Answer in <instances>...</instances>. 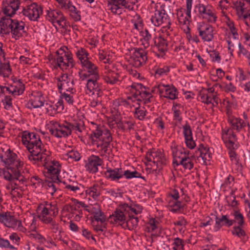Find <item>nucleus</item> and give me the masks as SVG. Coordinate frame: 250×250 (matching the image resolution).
<instances>
[{"label":"nucleus","mask_w":250,"mask_h":250,"mask_svg":"<svg viewBox=\"0 0 250 250\" xmlns=\"http://www.w3.org/2000/svg\"><path fill=\"white\" fill-rule=\"evenodd\" d=\"M97 208H95V210H90L89 213L94 215L93 218L96 221L104 223L105 221V216L101 211L99 206L97 205Z\"/></svg>","instance_id":"2f4dec72"},{"label":"nucleus","mask_w":250,"mask_h":250,"mask_svg":"<svg viewBox=\"0 0 250 250\" xmlns=\"http://www.w3.org/2000/svg\"><path fill=\"white\" fill-rule=\"evenodd\" d=\"M2 101L4 105L5 109H9L12 107V98L10 96H5Z\"/></svg>","instance_id":"603ef678"},{"label":"nucleus","mask_w":250,"mask_h":250,"mask_svg":"<svg viewBox=\"0 0 250 250\" xmlns=\"http://www.w3.org/2000/svg\"><path fill=\"white\" fill-rule=\"evenodd\" d=\"M23 15L32 21H38L40 15L42 14V7L36 2L24 8L22 11Z\"/></svg>","instance_id":"7ed1b4c3"},{"label":"nucleus","mask_w":250,"mask_h":250,"mask_svg":"<svg viewBox=\"0 0 250 250\" xmlns=\"http://www.w3.org/2000/svg\"><path fill=\"white\" fill-rule=\"evenodd\" d=\"M156 46L158 48L162 56L165 54V52L167 50V42L164 38L162 37H159L154 42Z\"/></svg>","instance_id":"cd10ccee"},{"label":"nucleus","mask_w":250,"mask_h":250,"mask_svg":"<svg viewBox=\"0 0 250 250\" xmlns=\"http://www.w3.org/2000/svg\"><path fill=\"white\" fill-rule=\"evenodd\" d=\"M88 53L83 48H80L76 52V56L81 61L82 64L83 61H85V59H88Z\"/></svg>","instance_id":"c03bdc74"},{"label":"nucleus","mask_w":250,"mask_h":250,"mask_svg":"<svg viewBox=\"0 0 250 250\" xmlns=\"http://www.w3.org/2000/svg\"><path fill=\"white\" fill-rule=\"evenodd\" d=\"M58 81V83H64L65 82H68L69 81H71L72 79H70L68 76L67 74H62L60 77H58L57 78Z\"/></svg>","instance_id":"e2e57ef3"},{"label":"nucleus","mask_w":250,"mask_h":250,"mask_svg":"<svg viewBox=\"0 0 250 250\" xmlns=\"http://www.w3.org/2000/svg\"><path fill=\"white\" fill-rule=\"evenodd\" d=\"M67 125H68V126L70 128L71 134L72 133V130L82 132V129L84 127L83 124L81 123H74V124H72L67 122Z\"/></svg>","instance_id":"09e8293b"},{"label":"nucleus","mask_w":250,"mask_h":250,"mask_svg":"<svg viewBox=\"0 0 250 250\" xmlns=\"http://www.w3.org/2000/svg\"><path fill=\"white\" fill-rule=\"evenodd\" d=\"M6 5L2 7V11L8 17H12L19 9L20 4V0H6Z\"/></svg>","instance_id":"f8f14e48"},{"label":"nucleus","mask_w":250,"mask_h":250,"mask_svg":"<svg viewBox=\"0 0 250 250\" xmlns=\"http://www.w3.org/2000/svg\"><path fill=\"white\" fill-rule=\"evenodd\" d=\"M137 104L138 106L135 108L134 113V117L140 121H143L145 118L147 111L144 107L141 108L139 103H138Z\"/></svg>","instance_id":"e433bc0d"},{"label":"nucleus","mask_w":250,"mask_h":250,"mask_svg":"<svg viewBox=\"0 0 250 250\" xmlns=\"http://www.w3.org/2000/svg\"><path fill=\"white\" fill-rule=\"evenodd\" d=\"M121 1L122 0H107L108 5H112L117 7L116 10H119L121 8Z\"/></svg>","instance_id":"0e129e2a"},{"label":"nucleus","mask_w":250,"mask_h":250,"mask_svg":"<svg viewBox=\"0 0 250 250\" xmlns=\"http://www.w3.org/2000/svg\"><path fill=\"white\" fill-rule=\"evenodd\" d=\"M197 30L199 32V36L204 42H209L213 39V27L204 21L198 22Z\"/></svg>","instance_id":"39448f33"},{"label":"nucleus","mask_w":250,"mask_h":250,"mask_svg":"<svg viewBox=\"0 0 250 250\" xmlns=\"http://www.w3.org/2000/svg\"><path fill=\"white\" fill-rule=\"evenodd\" d=\"M232 7L235 9L237 14L240 18L242 17L244 20H248L250 23V13L244 14L245 12H248L250 10L248 9V7H245L246 3L243 0H237L233 2Z\"/></svg>","instance_id":"ddd939ff"},{"label":"nucleus","mask_w":250,"mask_h":250,"mask_svg":"<svg viewBox=\"0 0 250 250\" xmlns=\"http://www.w3.org/2000/svg\"><path fill=\"white\" fill-rule=\"evenodd\" d=\"M6 154L7 158L5 160L3 159V161H1V162L4 163L8 169V167H11L10 166L14 163L17 157V155L12 152L10 149L6 151Z\"/></svg>","instance_id":"c9c22d12"},{"label":"nucleus","mask_w":250,"mask_h":250,"mask_svg":"<svg viewBox=\"0 0 250 250\" xmlns=\"http://www.w3.org/2000/svg\"><path fill=\"white\" fill-rule=\"evenodd\" d=\"M36 154L31 153L28 155V157L29 160L36 161H42L43 158L44 157L41 155H36Z\"/></svg>","instance_id":"4d7b16f0"},{"label":"nucleus","mask_w":250,"mask_h":250,"mask_svg":"<svg viewBox=\"0 0 250 250\" xmlns=\"http://www.w3.org/2000/svg\"><path fill=\"white\" fill-rule=\"evenodd\" d=\"M14 26L11 31L12 38L16 40H19L26 33L24 30L25 23L22 21L15 20Z\"/></svg>","instance_id":"dca6fc26"},{"label":"nucleus","mask_w":250,"mask_h":250,"mask_svg":"<svg viewBox=\"0 0 250 250\" xmlns=\"http://www.w3.org/2000/svg\"><path fill=\"white\" fill-rule=\"evenodd\" d=\"M198 13L199 17L206 20L208 22L215 23L216 21L217 16L214 10L210 6H205L203 4H198Z\"/></svg>","instance_id":"6e6552de"},{"label":"nucleus","mask_w":250,"mask_h":250,"mask_svg":"<svg viewBox=\"0 0 250 250\" xmlns=\"http://www.w3.org/2000/svg\"><path fill=\"white\" fill-rule=\"evenodd\" d=\"M44 102L43 95L41 92L38 91L33 95V98L27 104V107L31 109L32 108H39L43 105Z\"/></svg>","instance_id":"2eb2a0df"},{"label":"nucleus","mask_w":250,"mask_h":250,"mask_svg":"<svg viewBox=\"0 0 250 250\" xmlns=\"http://www.w3.org/2000/svg\"><path fill=\"white\" fill-rule=\"evenodd\" d=\"M15 180H12L11 181H9L10 182L6 186V188L7 189H11V192L14 191L16 189L19 188V187L18 186V184L15 182Z\"/></svg>","instance_id":"bf43d9fd"},{"label":"nucleus","mask_w":250,"mask_h":250,"mask_svg":"<svg viewBox=\"0 0 250 250\" xmlns=\"http://www.w3.org/2000/svg\"><path fill=\"white\" fill-rule=\"evenodd\" d=\"M30 181L31 182L33 183V185H35V184H37L38 186L41 185L42 186H43L44 184L42 180L40 179L37 176H34L32 177Z\"/></svg>","instance_id":"052dcab7"},{"label":"nucleus","mask_w":250,"mask_h":250,"mask_svg":"<svg viewBox=\"0 0 250 250\" xmlns=\"http://www.w3.org/2000/svg\"><path fill=\"white\" fill-rule=\"evenodd\" d=\"M0 222L3 223L7 227L13 229L17 227L19 228L22 226L21 222L16 219L14 216L11 215L10 212L8 211L0 214Z\"/></svg>","instance_id":"1a4fd4ad"},{"label":"nucleus","mask_w":250,"mask_h":250,"mask_svg":"<svg viewBox=\"0 0 250 250\" xmlns=\"http://www.w3.org/2000/svg\"><path fill=\"white\" fill-rule=\"evenodd\" d=\"M186 204H182L181 201L176 200L175 202L172 203L170 204L169 203V210L173 213H176L180 211L181 208H183Z\"/></svg>","instance_id":"a19ab883"},{"label":"nucleus","mask_w":250,"mask_h":250,"mask_svg":"<svg viewBox=\"0 0 250 250\" xmlns=\"http://www.w3.org/2000/svg\"><path fill=\"white\" fill-rule=\"evenodd\" d=\"M49 132L52 135L59 138H66L71 135V131L66 121L62 125L55 122L53 126L49 129Z\"/></svg>","instance_id":"0eeeda50"},{"label":"nucleus","mask_w":250,"mask_h":250,"mask_svg":"<svg viewBox=\"0 0 250 250\" xmlns=\"http://www.w3.org/2000/svg\"><path fill=\"white\" fill-rule=\"evenodd\" d=\"M229 122L231 125L233 129L239 131L242 128H244L246 125L248 126V131L250 130V125L249 123L246 124L240 118H233L229 119Z\"/></svg>","instance_id":"393cba45"},{"label":"nucleus","mask_w":250,"mask_h":250,"mask_svg":"<svg viewBox=\"0 0 250 250\" xmlns=\"http://www.w3.org/2000/svg\"><path fill=\"white\" fill-rule=\"evenodd\" d=\"M86 194H89L93 199H97L101 194V188L98 184H94L85 191Z\"/></svg>","instance_id":"7c9ffc66"},{"label":"nucleus","mask_w":250,"mask_h":250,"mask_svg":"<svg viewBox=\"0 0 250 250\" xmlns=\"http://www.w3.org/2000/svg\"><path fill=\"white\" fill-rule=\"evenodd\" d=\"M167 86H169V85L159 84L157 86V90L161 97H164V94H165V90L167 91V89L168 88Z\"/></svg>","instance_id":"13d9d810"},{"label":"nucleus","mask_w":250,"mask_h":250,"mask_svg":"<svg viewBox=\"0 0 250 250\" xmlns=\"http://www.w3.org/2000/svg\"><path fill=\"white\" fill-rule=\"evenodd\" d=\"M169 71V68L168 66H165L163 68H158L155 71V74H158L159 76H163L164 74H166Z\"/></svg>","instance_id":"69168bd1"},{"label":"nucleus","mask_w":250,"mask_h":250,"mask_svg":"<svg viewBox=\"0 0 250 250\" xmlns=\"http://www.w3.org/2000/svg\"><path fill=\"white\" fill-rule=\"evenodd\" d=\"M112 141V137L110 131L109 130H106L105 135H103V138L101 139V141L96 145V146L99 148L100 146H110V143Z\"/></svg>","instance_id":"72a5a7b5"},{"label":"nucleus","mask_w":250,"mask_h":250,"mask_svg":"<svg viewBox=\"0 0 250 250\" xmlns=\"http://www.w3.org/2000/svg\"><path fill=\"white\" fill-rule=\"evenodd\" d=\"M8 169L11 171L12 173L14 175L15 180H19L20 182H21L22 183H23L26 181V179L21 175L20 170L17 169V168L9 167H8Z\"/></svg>","instance_id":"79ce46f5"},{"label":"nucleus","mask_w":250,"mask_h":250,"mask_svg":"<svg viewBox=\"0 0 250 250\" xmlns=\"http://www.w3.org/2000/svg\"><path fill=\"white\" fill-rule=\"evenodd\" d=\"M28 150L31 153L36 154V155H41L43 156L44 152L46 151L45 149H43V144H42L40 138L38 139V142L34 145L32 143L31 146L26 147Z\"/></svg>","instance_id":"4be33fe9"},{"label":"nucleus","mask_w":250,"mask_h":250,"mask_svg":"<svg viewBox=\"0 0 250 250\" xmlns=\"http://www.w3.org/2000/svg\"><path fill=\"white\" fill-rule=\"evenodd\" d=\"M126 219V217L124 213L118 209H115L112 214L109 216L108 221L110 224L121 226L123 228Z\"/></svg>","instance_id":"9b49d317"},{"label":"nucleus","mask_w":250,"mask_h":250,"mask_svg":"<svg viewBox=\"0 0 250 250\" xmlns=\"http://www.w3.org/2000/svg\"><path fill=\"white\" fill-rule=\"evenodd\" d=\"M103 164V160L99 156L92 155L88 158L85 168L90 173H95L98 171V166Z\"/></svg>","instance_id":"9d476101"},{"label":"nucleus","mask_w":250,"mask_h":250,"mask_svg":"<svg viewBox=\"0 0 250 250\" xmlns=\"http://www.w3.org/2000/svg\"><path fill=\"white\" fill-rule=\"evenodd\" d=\"M148 224L151 227V231H154L158 228V225L159 224V223L155 219L152 218L149 219Z\"/></svg>","instance_id":"338daca9"},{"label":"nucleus","mask_w":250,"mask_h":250,"mask_svg":"<svg viewBox=\"0 0 250 250\" xmlns=\"http://www.w3.org/2000/svg\"><path fill=\"white\" fill-rule=\"evenodd\" d=\"M57 54L63 55L66 58V60L72 58V54L70 51L68 50L66 46H63L60 48L59 50L56 52Z\"/></svg>","instance_id":"a18cd8bd"},{"label":"nucleus","mask_w":250,"mask_h":250,"mask_svg":"<svg viewBox=\"0 0 250 250\" xmlns=\"http://www.w3.org/2000/svg\"><path fill=\"white\" fill-rule=\"evenodd\" d=\"M123 177L125 176L126 179H131L133 178H140L146 181L145 177L142 176L141 173L137 171H130L129 170L123 171L122 170Z\"/></svg>","instance_id":"58836bf2"},{"label":"nucleus","mask_w":250,"mask_h":250,"mask_svg":"<svg viewBox=\"0 0 250 250\" xmlns=\"http://www.w3.org/2000/svg\"><path fill=\"white\" fill-rule=\"evenodd\" d=\"M131 50L133 52L130 59L134 66L139 67L146 63L147 60V51L142 48L137 47H134Z\"/></svg>","instance_id":"f03ea898"},{"label":"nucleus","mask_w":250,"mask_h":250,"mask_svg":"<svg viewBox=\"0 0 250 250\" xmlns=\"http://www.w3.org/2000/svg\"><path fill=\"white\" fill-rule=\"evenodd\" d=\"M104 175L107 180L120 183L119 180L123 178L122 168H107L106 170L104 172Z\"/></svg>","instance_id":"4468645a"},{"label":"nucleus","mask_w":250,"mask_h":250,"mask_svg":"<svg viewBox=\"0 0 250 250\" xmlns=\"http://www.w3.org/2000/svg\"><path fill=\"white\" fill-rule=\"evenodd\" d=\"M128 219H126L125 224L123 228L124 229H128L130 230L135 229L138 226L139 219L134 215H128Z\"/></svg>","instance_id":"a878e982"},{"label":"nucleus","mask_w":250,"mask_h":250,"mask_svg":"<svg viewBox=\"0 0 250 250\" xmlns=\"http://www.w3.org/2000/svg\"><path fill=\"white\" fill-rule=\"evenodd\" d=\"M61 97L64 99L66 102L69 104L72 105L74 103V99L73 96L65 92L61 93Z\"/></svg>","instance_id":"6e6d98bb"},{"label":"nucleus","mask_w":250,"mask_h":250,"mask_svg":"<svg viewBox=\"0 0 250 250\" xmlns=\"http://www.w3.org/2000/svg\"><path fill=\"white\" fill-rule=\"evenodd\" d=\"M96 125V129L93 130L92 133L89 135V140H90L91 144L93 145H97L100 142L103 137V135L105 134V130L103 132L100 126Z\"/></svg>","instance_id":"6ab92c4d"},{"label":"nucleus","mask_w":250,"mask_h":250,"mask_svg":"<svg viewBox=\"0 0 250 250\" xmlns=\"http://www.w3.org/2000/svg\"><path fill=\"white\" fill-rule=\"evenodd\" d=\"M243 226L238 225L237 226L233 227L231 230L232 234L236 235L239 238L246 236V233L245 231L242 229Z\"/></svg>","instance_id":"49530a36"},{"label":"nucleus","mask_w":250,"mask_h":250,"mask_svg":"<svg viewBox=\"0 0 250 250\" xmlns=\"http://www.w3.org/2000/svg\"><path fill=\"white\" fill-rule=\"evenodd\" d=\"M39 138H40L38 135L35 133L32 132L31 135L30 136V138H29V140H28V143L26 147L31 146L32 143L34 145L35 144H36V143L38 142Z\"/></svg>","instance_id":"864d4df0"},{"label":"nucleus","mask_w":250,"mask_h":250,"mask_svg":"<svg viewBox=\"0 0 250 250\" xmlns=\"http://www.w3.org/2000/svg\"><path fill=\"white\" fill-rule=\"evenodd\" d=\"M61 182H62L61 181V182H58V181H57V182H54L52 180H45V183L47 186L46 189L48 190V192L50 193L51 194V195H53L54 193L57 190V188L54 185V183H59Z\"/></svg>","instance_id":"de8ad7c7"},{"label":"nucleus","mask_w":250,"mask_h":250,"mask_svg":"<svg viewBox=\"0 0 250 250\" xmlns=\"http://www.w3.org/2000/svg\"><path fill=\"white\" fill-rule=\"evenodd\" d=\"M82 66L83 67L91 77L99 76L98 71V67L96 66L93 62L88 60V59H85V61H83Z\"/></svg>","instance_id":"412c9836"},{"label":"nucleus","mask_w":250,"mask_h":250,"mask_svg":"<svg viewBox=\"0 0 250 250\" xmlns=\"http://www.w3.org/2000/svg\"><path fill=\"white\" fill-rule=\"evenodd\" d=\"M63 15L62 12L58 10H52L51 11H47V18L52 23L54 26L57 28V27L54 24L55 21H57L61 16Z\"/></svg>","instance_id":"473e14b6"},{"label":"nucleus","mask_w":250,"mask_h":250,"mask_svg":"<svg viewBox=\"0 0 250 250\" xmlns=\"http://www.w3.org/2000/svg\"><path fill=\"white\" fill-rule=\"evenodd\" d=\"M11 17H8L7 16L2 17L0 19V33L4 34L5 35L9 34V31L8 29V26L11 25L10 23V20H12Z\"/></svg>","instance_id":"bb28decb"},{"label":"nucleus","mask_w":250,"mask_h":250,"mask_svg":"<svg viewBox=\"0 0 250 250\" xmlns=\"http://www.w3.org/2000/svg\"><path fill=\"white\" fill-rule=\"evenodd\" d=\"M145 159L148 162H152L154 165H156L157 168L153 170L157 173V171H160L164 166L167 164V159L164 154L160 150H155L154 149H149L146 153Z\"/></svg>","instance_id":"f257e3e1"},{"label":"nucleus","mask_w":250,"mask_h":250,"mask_svg":"<svg viewBox=\"0 0 250 250\" xmlns=\"http://www.w3.org/2000/svg\"><path fill=\"white\" fill-rule=\"evenodd\" d=\"M32 132L30 133L27 131H23L21 135V142L24 145L27 146L28 140L30 138Z\"/></svg>","instance_id":"5fc2aeb1"},{"label":"nucleus","mask_w":250,"mask_h":250,"mask_svg":"<svg viewBox=\"0 0 250 250\" xmlns=\"http://www.w3.org/2000/svg\"><path fill=\"white\" fill-rule=\"evenodd\" d=\"M70 16L75 21H78L81 20V12L77 10L76 11L71 13Z\"/></svg>","instance_id":"774afa93"},{"label":"nucleus","mask_w":250,"mask_h":250,"mask_svg":"<svg viewBox=\"0 0 250 250\" xmlns=\"http://www.w3.org/2000/svg\"><path fill=\"white\" fill-rule=\"evenodd\" d=\"M13 83L15 87L16 95H21L25 90L24 84L22 83L21 80L19 79L18 81H14Z\"/></svg>","instance_id":"37998d69"},{"label":"nucleus","mask_w":250,"mask_h":250,"mask_svg":"<svg viewBox=\"0 0 250 250\" xmlns=\"http://www.w3.org/2000/svg\"><path fill=\"white\" fill-rule=\"evenodd\" d=\"M63 184L65 186V188L67 189L76 192L77 190L80 189V188L78 186V184L75 182H71L70 181V183L68 184L65 181L62 182Z\"/></svg>","instance_id":"3c124183"},{"label":"nucleus","mask_w":250,"mask_h":250,"mask_svg":"<svg viewBox=\"0 0 250 250\" xmlns=\"http://www.w3.org/2000/svg\"><path fill=\"white\" fill-rule=\"evenodd\" d=\"M131 87L135 91L134 92L133 91L131 92L133 93V98L136 99L138 96V94H140V90L141 89H149L148 87H146L141 83H133L131 85Z\"/></svg>","instance_id":"ea45409f"},{"label":"nucleus","mask_w":250,"mask_h":250,"mask_svg":"<svg viewBox=\"0 0 250 250\" xmlns=\"http://www.w3.org/2000/svg\"><path fill=\"white\" fill-rule=\"evenodd\" d=\"M99 78V76L98 77H93L88 79L87 81L86 89L89 92H92L93 94L94 93V90H96L99 86L97 81Z\"/></svg>","instance_id":"c85d7f7f"},{"label":"nucleus","mask_w":250,"mask_h":250,"mask_svg":"<svg viewBox=\"0 0 250 250\" xmlns=\"http://www.w3.org/2000/svg\"><path fill=\"white\" fill-rule=\"evenodd\" d=\"M196 153H199V156L201 157L204 162L206 161H209L211 158L212 153L210 151L209 148L208 146H205L202 144H200L198 148Z\"/></svg>","instance_id":"5701e85b"},{"label":"nucleus","mask_w":250,"mask_h":250,"mask_svg":"<svg viewBox=\"0 0 250 250\" xmlns=\"http://www.w3.org/2000/svg\"><path fill=\"white\" fill-rule=\"evenodd\" d=\"M60 173V168L56 167L55 168L53 167H48L47 168V172L44 173V176L47 180H52L54 182H61L59 179Z\"/></svg>","instance_id":"aec40b11"},{"label":"nucleus","mask_w":250,"mask_h":250,"mask_svg":"<svg viewBox=\"0 0 250 250\" xmlns=\"http://www.w3.org/2000/svg\"><path fill=\"white\" fill-rule=\"evenodd\" d=\"M177 151L174 152L172 150V155L173 158L177 157L180 159V163L185 169H191L194 166L193 163L192 162L191 158L188 157H181L180 156H177Z\"/></svg>","instance_id":"b1692460"},{"label":"nucleus","mask_w":250,"mask_h":250,"mask_svg":"<svg viewBox=\"0 0 250 250\" xmlns=\"http://www.w3.org/2000/svg\"><path fill=\"white\" fill-rule=\"evenodd\" d=\"M225 133L229 136L226 139H224V138L223 139L226 146L229 149V155L230 160L232 162L235 161V159H237L236 154L234 151V150L237 148V145L234 143V142L237 140V138L231 129H228Z\"/></svg>","instance_id":"20e7f679"},{"label":"nucleus","mask_w":250,"mask_h":250,"mask_svg":"<svg viewBox=\"0 0 250 250\" xmlns=\"http://www.w3.org/2000/svg\"><path fill=\"white\" fill-rule=\"evenodd\" d=\"M74 82L73 79L69 81L68 82H65L64 83H58L57 86L59 90L60 93H62V90L64 88L67 92H70L71 94H73Z\"/></svg>","instance_id":"c756f323"},{"label":"nucleus","mask_w":250,"mask_h":250,"mask_svg":"<svg viewBox=\"0 0 250 250\" xmlns=\"http://www.w3.org/2000/svg\"><path fill=\"white\" fill-rule=\"evenodd\" d=\"M183 129L185 143L187 146L190 149L194 148L196 146V144L193 140L192 130L190 126L188 124L186 123V124L183 125Z\"/></svg>","instance_id":"f3484780"},{"label":"nucleus","mask_w":250,"mask_h":250,"mask_svg":"<svg viewBox=\"0 0 250 250\" xmlns=\"http://www.w3.org/2000/svg\"><path fill=\"white\" fill-rule=\"evenodd\" d=\"M173 245V248L183 249L184 242L182 239L177 237L174 239Z\"/></svg>","instance_id":"680f3d73"},{"label":"nucleus","mask_w":250,"mask_h":250,"mask_svg":"<svg viewBox=\"0 0 250 250\" xmlns=\"http://www.w3.org/2000/svg\"><path fill=\"white\" fill-rule=\"evenodd\" d=\"M167 91L165 90V94L164 97L170 100H174L177 98L178 91L176 87L173 85L167 86Z\"/></svg>","instance_id":"f704fd0d"},{"label":"nucleus","mask_w":250,"mask_h":250,"mask_svg":"<svg viewBox=\"0 0 250 250\" xmlns=\"http://www.w3.org/2000/svg\"><path fill=\"white\" fill-rule=\"evenodd\" d=\"M233 215L234 218L233 220H232L233 221V224L237 222L238 225L243 226L244 225V217L239 209L234 210Z\"/></svg>","instance_id":"4c0bfd02"},{"label":"nucleus","mask_w":250,"mask_h":250,"mask_svg":"<svg viewBox=\"0 0 250 250\" xmlns=\"http://www.w3.org/2000/svg\"><path fill=\"white\" fill-rule=\"evenodd\" d=\"M215 224L214 226L215 231H218L223 226L230 227L233 225V221L229 219L227 215H222L218 217L215 215Z\"/></svg>","instance_id":"a211bd4d"},{"label":"nucleus","mask_w":250,"mask_h":250,"mask_svg":"<svg viewBox=\"0 0 250 250\" xmlns=\"http://www.w3.org/2000/svg\"><path fill=\"white\" fill-rule=\"evenodd\" d=\"M151 21L156 26H158L163 23L167 21L168 24V28H170L171 23L169 21L168 16L165 10V4L161 5L160 9H156L155 10L154 15L151 17Z\"/></svg>","instance_id":"423d86ee"},{"label":"nucleus","mask_w":250,"mask_h":250,"mask_svg":"<svg viewBox=\"0 0 250 250\" xmlns=\"http://www.w3.org/2000/svg\"><path fill=\"white\" fill-rule=\"evenodd\" d=\"M45 205L47 206L46 207L51 213V216L55 217L58 215V208L56 204H52V203L48 204L47 202H46Z\"/></svg>","instance_id":"8fccbe9b"}]
</instances>
